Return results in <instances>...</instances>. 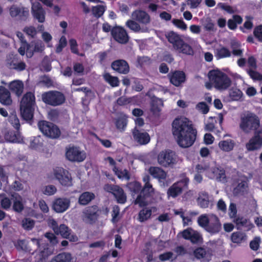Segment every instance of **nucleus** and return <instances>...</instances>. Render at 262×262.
Segmentation results:
<instances>
[{
  "label": "nucleus",
  "mask_w": 262,
  "mask_h": 262,
  "mask_svg": "<svg viewBox=\"0 0 262 262\" xmlns=\"http://www.w3.org/2000/svg\"><path fill=\"white\" fill-rule=\"evenodd\" d=\"M172 132L181 147L187 148L194 143L197 130L187 118H176L172 123Z\"/></svg>",
  "instance_id": "obj_1"
},
{
  "label": "nucleus",
  "mask_w": 262,
  "mask_h": 262,
  "mask_svg": "<svg viewBox=\"0 0 262 262\" xmlns=\"http://www.w3.org/2000/svg\"><path fill=\"white\" fill-rule=\"evenodd\" d=\"M142 180L144 183L143 188H141V192L137 195L134 201L135 205H138L140 207H143L148 205L149 200L153 196L155 189L150 183V177L148 174L143 176Z\"/></svg>",
  "instance_id": "obj_2"
},
{
  "label": "nucleus",
  "mask_w": 262,
  "mask_h": 262,
  "mask_svg": "<svg viewBox=\"0 0 262 262\" xmlns=\"http://www.w3.org/2000/svg\"><path fill=\"white\" fill-rule=\"evenodd\" d=\"M35 97L32 92L26 93L20 102V112L23 119L27 121L31 120L34 116Z\"/></svg>",
  "instance_id": "obj_3"
},
{
  "label": "nucleus",
  "mask_w": 262,
  "mask_h": 262,
  "mask_svg": "<svg viewBox=\"0 0 262 262\" xmlns=\"http://www.w3.org/2000/svg\"><path fill=\"white\" fill-rule=\"evenodd\" d=\"M168 41L172 45L173 48L179 53L192 55L193 50L191 46L185 42L181 36L173 31H170L166 35Z\"/></svg>",
  "instance_id": "obj_4"
},
{
  "label": "nucleus",
  "mask_w": 262,
  "mask_h": 262,
  "mask_svg": "<svg viewBox=\"0 0 262 262\" xmlns=\"http://www.w3.org/2000/svg\"><path fill=\"white\" fill-rule=\"evenodd\" d=\"M208 77L214 88L219 90H226L231 84V80L228 75L218 69L210 71Z\"/></svg>",
  "instance_id": "obj_5"
},
{
  "label": "nucleus",
  "mask_w": 262,
  "mask_h": 262,
  "mask_svg": "<svg viewBox=\"0 0 262 262\" xmlns=\"http://www.w3.org/2000/svg\"><path fill=\"white\" fill-rule=\"evenodd\" d=\"M259 126V119L254 114H248L241 118L239 127L245 133H248L251 130L256 131Z\"/></svg>",
  "instance_id": "obj_6"
},
{
  "label": "nucleus",
  "mask_w": 262,
  "mask_h": 262,
  "mask_svg": "<svg viewBox=\"0 0 262 262\" xmlns=\"http://www.w3.org/2000/svg\"><path fill=\"white\" fill-rule=\"evenodd\" d=\"M41 99L45 103L53 106L60 105L66 101L64 94L58 91L44 92L41 95Z\"/></svg>",
  "instance_id": "obj_7"
},
{
  "label": "nucleus",
  "mask_w": 262,
  "mask_h": 262,
  "mask_svg": "<svg viewBox=\"0 0 262 262\" xmlns=\"http://www.w3.org/2000/svg\"><path fill=\"white\" fill-rule=\"evenodd\" d=\"M158 162L163 167H173L178 162V156L175 151L171 149H165L158 155Z\"/></svg>",
  "instance_id": "obj_8"
},
{
  "label": "nucleus",
  "mask_w": 262,
  "mask_h": 262,
  "mask_svg": "<svg viewBox=\"0 0 262 262\" xmlns=\"http://www.w3.org/2000/svg\"><path fill=\"white\" fill-rule=\"evenodd\" d=\"M38 126L44 135L50 138L56 139L61 134L58 126L52 122L45 120L39 121L38 123Z\"/></svg>",
  "instance_id": "obj_9"
},
{
  "label": "nucleus",
  "mask_w": 262,
  "mask_h": 262,
  "mask_svg": "<svg viewBox=\"0 0 262 262\" xmlns=\"http://www.w3.org/2000/svg\"><path fill=\"white\" fill-rule=\"evenodd\" d=\"M189 182V178L185 177L174 183L167 191V197L176 198L181 195L184 190L188 188Z\"/></svg>",
  "instance_id": "obj_10"
},
{
  "label": "nucleus",
  "mask_w": 262,
  "mask_h": 262,
  "mask_svg": "<svg viewBox=\"0 0 262 262\" xmlns=\"http://www.w3.org/2000/svg\"><path fill=\"white\" fill-rule=\"evenodd\" d=\"M53 173L56 179L62 186L70 187L73 185L71 174L68 170L61 167H56L54 169Z\"/></svg>",
  "instance_id": "obj_11"
},
{
  "label": "nucleus",
  "mask_w": 262,
  "mask_h": 262,
  "mask_svg": "<svg viewBox=\"0 0 262 262\" xmlns=\"http://www.w3.org/2000/svg\"><path fill=\"white\" fill-rule=\"evenodd\" d=\"M101 211L97 205L88 206L82 211L83 220L90 224H93L98 220Z\"/></svg>",
  "instance_id": "obj_12"
},
{
  "label": "nucleus",
  "mask_w": 262,
  "mask_h": 262,
  "mask_svg": "<svg viewBox=\"0 0 262 262\" xmlns=\"http://www.w3.org/2000/svg\"><path fill=\"white\" fill-rule=\"evenodd\" d=\"M66 157L70 161L81 162L85 160L86 155L85 152L81 151L79 147L72 146L67 148Z\"/></svg>",
  "instance_id": "obj_13"
},
{
  "label": "nucleus",
  "mask_w": 262,
  "mask_h": 262,
  "mask_svg": "<svg viewBox=\"0 0 262 262\" xmlns=\"http://www.w3.org/2000/svg\"><path fill=\"white\" fill-rule=\"evenodd\" d=\"M262 147V129L254 132V135L246 144V148L248 151H254Z\"/></svg>",
  "instance_id": "obj_14"
},
{
  "label": "nucleus",
  "mask_w": 262,
  "mask_h": 262,
  "mask_svg": "<svg viewBox=\"0 0 262 262\" xmlns=\"http://www.w3.org/2000/svg\"><path fill=\"white\" fill-rule=\"evenodd\" d=\"M112 36L116 41L121 44L126 43L129 38L126 31L120 26H116L112 28Z\"/></svg>",
  "instance_id": "obj_15"
},
{
  "label": "nucleus",
  "mask_w": 262,
  "mask_h": 262,
  "mask_svg": "<svg viewBox=\"0 0 262 262\" xmlns=\"http://www.w3.org/2000/svg\"><path fill=\"white\" fill-rule=\"evenodd\" d=\"M31 242L32 244L36 246V249L34 250L32 253L38 250L40 259H45L51 254L50 249L48 247V245L47 244L40 245L39 239L35 238H31Z\"/></svg>",
  "instance_id": "obj_16"
},
{
  "label": "nucleus",
  "mask_w": 262,
  "mask_h": 262,
  "mask_svg": "<svg viewBox=\"0 0 262 262\" xmlns=\"http://www.w3.org/2000/svg\"><path fill=\"white\" fill-rule=\"evenodd\" d=\"M27 57L31 58L34 53H41L45 48V46L41 40H36L28 43L27 45Z\"/></svg>",
  "instance_id": "obj_17"
},
{
  "label": "nucleus",
  "mask_w": 262,
  "mask_h": 262,
  "mask_svg": "<svg viewBox=\"0 0 262 262\" xmlns=\"http://www.w3.org/2000/svg\"><path fill=\"white\" fill-rule=\"evenodd\" d=\"M31 13L33 17L39 23H42L45 21L46 12L39 2L32 4Z\"/></svg>",
  "instance_id": "obj_18"
},
{
  "label": "nucleus",
  "mask_w": 262,
  "mask_h": 262,
  "mask_svg": "<svg viewBox=\"0 0 262 262\" xmlns=\"http://www.w3.org/2000/svg\"><path fill=\"white\" fill-rule=\"evenodd\" d=\"M70 201L67 198H57L53 203V210L58 213L63 212L70 207Z\"/></svg>",
  "instance_id": "obj_19"
},
{
  "label": "nucleus",
  "mask_w": 262,
  "mask_h": 262,
  "mask_svg": "<svg viewBox=\"0 0 262 262\" xmlns=\"http://www.w3.org/2000/svg\"><path fill=\"white\" fill-rule=\"evenodd\" d=\"M10 14L12 17L18 16L21 20H26L29 15V11L27 8L13 5L10 8Z\"/></svg>",
  "instance_id": "obj_20"
},
{
  "label": "nucleus",
  "mask_w": 262,
  "mask_h": 262,
  "mask_svg": "<svg viewBox=\"0 0 262 262\" xmlns=\"http://www.w3.org/2000/svg\"><path fill=\"white\" fill-rule=\"evenodd\" d=\"M71 230L65 224H60L55 233L60 234L62 237L69 239L71 242H76L78 237L76 235L71 234Z\"/></svg>",
  "instance_id": "obj_21"
},
{
  "label": "nucleus",
  "mask_w": 262,
  "mask_h": 262,
  "mask_svg": "<svg viewBox=\"0 0 262 262\" xmlns=\"http://www.w3.org/2000/svg\"><path fill=\"white\" fill-rule=\"evenodd\" d=\"M132 133L134 140L140 145L147 144L150 141V136L145 132H142L135 127Z\"/></svg>",
  "instance_id": "obj_22"
},
{
  "label": "nucleus",
  "mask_w": 262,
  "mask_h": 262,
  "mask_svg": "<svg viewBox=\"0 0 262 262\" xmlns=\"http://www.w3.org/2000/svg\"><path fill=\"white\" fill-rule=\"evenodd\" d=\"M111 67L114 70L120 74H126L129 71V67L128 63L123 59H119L113 61Z\"/></svg>",
  "instance_id": "obj_23"
},
{
  "label": "nucleus",
  "mask_w": 262,
  "mask_h": 262,
  "mask_svg": "<svg viewBox=\"0 0 262 262\" xmlns=\"http://www.w3.org/2000/svg\"><path fill=\"white\" fill-rule=\"evenodd\" d=\"M110 187V191L113 194L119 204H124L126 202V195L122 188L117 185L108 186Z\"/></svg>",
  "instance_id": "obj_24"
},
{
  "label": "nucleus",
  "mask_w": 262,
  "mask_h": 262,
  "mask_svg": "<svg viewBox=\"0 0 262 262\" xmlns=\"http://www.w3.org/2000/svg\"><path fill=\"white\" fill-rule=\"evenodd\" d=\"M133 18L140 24L146 25L150 22V16L145 11L137 10L132 13Z\"/></svg>",
  "instance_id": "obj_25"
},
{
  "label": "nucleus",
  "mask_w": 262,
  "mask_h": 262,
  "mask_svg": "<svg viewBox=\"0 0 262 262\" xmlns=\"http://www.w3.org/2000/svg\"><path fill=\"white\" fill-rule=\"evenodd\" d=\"M222 229V225L219 218L215 216L209 223V225L205 230L211 234H215L219 233Z\"/></svg>",
  "instance_id": "obj_26"
},
{
  "label": "nucleus",
  "mask_w": 262,
  "mask_h": 262,
  "mask_svg": "<svg viewBox=\"0 0 262 262\" xmlns=\"http://www.w3.org/2000/svg\"><path fill=\"white\" fill-rule=\"evenodd\" d=\"M12 100L9 91L3 86H0V103L4 105H10Z\"/></svg>",
  "instance_id": "obj_27"
},
{
  "label": "nucleus",
  "mask_w": 262,
  "mask_h": 262,
  "mask_svg": "<svg viewBox=\"0 0 262 262\" xmlns=\"http://www.w3.org/2000/svg\"><path fill=\"white\" fill-rule=\"evenodd\" d=\"M149 172L154 178L158 179L159 182L165 180L167 177L166 172L158 167H150L149 168Z\"/></svg>",
  "instance_id": "obj_28"
},
{
  "label": "nucleus",
  "mask_w": 262,
  "mask_h": 262,
  "mask_svg": "<svg viewBox=\"0 0 262 262\" xmlns=\"http://www.w3.org/2000/svg\"><path fill=\"white\" fill-rule=\"evenodd\" d=\"M185 74L183 71H175L170 78V82L176 86H179L185 81Z\"/></svg>",
  "instance_id": "obj_29"
},
{
  "label": "nucleus",
  "mask_w": 262,
  "mask_h": 262,
  "mask_svg": "<svg viewBox=\"0 0 262 262\" xmlns=\"http://www.w3.org/2000/svg\"><path fill=\"white\" fill-rule=\"evenodd\" d=\"M95 198V194L90 191L82 192L78 198V203L81 206L88 205L92 200Z\"/></svg>",
  "instance_id": "obj_30"
},
{
  "label": "nucleus",
  "mask_w": 262,
  "mask_h": 262,
  "mask_svg": "<svg viewBox=\"0 0 262 262\" xmlns=\"http://www.w3.org/2000/svg\"><path fill=\"white\" fill-rule=\"evenodd\" d=\"M9 89L12 93L19 97L23 94L24 84L21 81L14 80L10 83Z\"/></svg>",
  "instance_id": "obj_31"
},
{
  "label": "nucleus",
  "mask_w": 262,
  "mask_h": 262,
  "mask_svg": "<svg viewBox=\"0 0 262 262\" xmlns=\"http://www.w3.org/2000/svg\"><path fill=\"white\" fill-rule=\"evenodd\" d=\"M197 202L201 208H208L209 205V196L208 193L206 191L200 192L197 199Z\"/></svg>",
  "instance_id": "obj_32"
},
{
  "label": "nucleus",
  "mask_w": 262,
  "mask_h": 262,
  "mask_svg": "<svg viewBox=\"0 0 262 262\" xmlns=\"http://www.w3.org/2000/svg\"><path fill=\"white\" fill-rule=\"evenodd\" d=\"M152 214V208L143 207L138 213L137 220L141 223L144 222L149 220Z\"/></svg>",
  "instance_id": "obj_33"
},
{
  "label": "nucleus",
  "mask_w": 262,
  "mask_h": 262,
  "mask_svg": "<svg viewBox=\"0 0 262 262\" xmlns=\"http://www.w3.org/2000/svg\"><path fill=\"white\" fill-rule=\"evenodd\" d=\"M235 145V142L230 139L226 140H222L219 143V148L221 150L225 152H229L232 150Z\"/></svg>",
  "instance_id": "obj_34"
},
{
  "label": "nucleus",
  "mask_w": 262,
  "mask_h": 262,
  "mask_svg": "<svg viewBox=\"0 0 262 262\" xmlns=\"http://www.w3.org/2000/svg\"><path fill=\"white\" fill-rule=\"evenodd\" d=\"M72 257L71 254L62 252L54 256L50 262H71Z\"/></svg>",
  "instance_id": "obj_35"
},
{
  "label": "nucleus",
  "mask_w": 262,
  "mask_h": 262,
  "mask_svg": "<svg viewBox=\"0 0 262 262\" xmlns=\"http://www.w3.org/2000/svg\"><path fill=\"white\" fill-rule=\"evenodd\" d=\"M13 210L18 213H20L24 209V205L23 203L22 197L18 195L14 197L13 203Z\"/></svg>",
  "instance_id": "obj_36"
},
{
  "label": "nucleus",
  "mask_w": 262,
  "mask_h": 262,
  "mask_svg": "<svg viewBox=\"0 0 262 262\" xmlns=\"http://www.w3.org/2000/svg\"><path fill=\"white\" fill-rule=\"evenodd\" d=\"M246 239V234L240 231L233 232L231 235V241L235 244H241L243 242L245 241Z\"/></svg>",
  "instance_id": "obj_37"
},
{
  "label": "nucleus",
  "mask_w": 262,
  "mask_h": 262,
  "mask_svg": "<svg viewBox=\"0 0 262 262\" xmlns=\"http://www.w3.org/2000/svg\"><path fill=\"white\" fill-rule=\"evenodd\" d=\"M243 18L238 15H234L233 19H229L228 20V27L230 30H235L237 28V24L242 23Z\"/></svg>",
  "instance_id": "obj_38"
},
{
  "label": "nucleus",
  "mask_w": 262,
  "mask_h": 262,
  "mask_svg": "<svg viewBox=\"0 0 262 262\" xmlns=\"http://www.w3.org/2000/svg\"><path fill=\"white\" fill-rule=\"evenodd\" d=\"M113 171L119 179H125L129 180L130 178L129 172L126 169L123 170L119 169L117 167H113Z\"/></svg>",
  "instance_id": "obj_39"
},
{
  "label": "nucleus",
  "mask_w": 262,
  "mask_h": 262,
  "mask_svg": "<svg viewBox=\"0 0 262 262\" xmlns=\"http://www.w3.org/2000/svg\"><path fill=\"white\" fill-rule=\"evenodd\" d=\"M104 79L112 87H117L119 85L120 81L118 78L111 75L108 73L104 75Z\"/></svg>",
  "instance_id": "obj_40"
},
{
  "label": "nucleus",
  "mask_w": 262,
  "mask_h": 262,
  "mask_svg": "<svg viewBox=\"0 0 262 262\" xmlns=\"http://www.w3.org/2000/svg\"><path fill=\"white\" fill-rule=\"evenodd\" d=\"M163 105V102L161 99L156 98L152 100L150 110L154 114L159 113L161 111V107Z\"/></svg>",
  "instance_id": "obj_41"
},
{
  "label": "nucleus",
  "mask_w": 262,
  "mask_h": 262,
  "mask_svg": "<svg viewBox=\"0 0 262 262\" xmlns=\"http://www.w3.org/2000/svg\"><path fill=\"white\" fill-rule=\"evenodd\" d=\"M127 187L128 189L135 194L138 193L139 192H141V184L138 181H133L127 183Z\"/></svg>",
  "instance_id": "obj_42"
},
{
  "label": "nucleus",
  "mask_w": 262,
  "mask_h": 262,
  "mask_svg": "<svg viewBox=\"0 0 262 262\" xmlns=\"http://www.w3.org/2000/svg\"><path fill=\"white\" fill-rule=\"evenodd\" d=\"M127 123V117L125 116L118 117L116 121L115 125L117 129L124 130Z\"/></svg>",
  "instance_id": "obj_43"
},
{
  "label": "nucleus",
  "mask_w": 262,
  "mask_h": 262,
  "mask_svg": "<svg viewBox=\"0 0 262 262\" xmlns=\"http://www.w3.org/2000/svg\"><path fill=\"white\" fill-rule=\"evenodd\" d=\"M216 55L219 58L229 57L231 56V52L226 47H222L216 50Z\"/></svg>",
  "instance_id": "obj_44"
},
{
  "label": "nucleus",
  "mask_w": 262,
  "mask_h": 262,
  "mask_svg": "<svg viewBox=\"0 0 262 262\" xmlns=\"http://www.w3.org/2000/svg\"><path fill=\"white\" fill-rule=\"evenodd\" d=\"M247 187V184L246 181H242L233 189V192L235 195L243 193Z\"/></svg>",
  "instance_id": "obj_45"
},
{
  "label": "nucleus",
  "mask_w": 262,
  "mask_h": 262,
  "mask_svg": "<svg viewBox=\"0 0 262 262\" xmlns=\"http://www.w3.org/2000/svg\"><path fill=\"white\" fill-rule=\"evenodd\" d=\"M34 225V221L30 218H25L22 221V227L25 230H31Z\"/></svg>",
  "instance_id": "obj_46"
},
{
  "label": "nucleus",
  "mask_w": 262,
  "mask_h": 262,
  "mask_svg": "<svg viewBox=\"0 0 262 262\" xmlns=\"http://www.w3.org/2000/svg\"><path fill=\"white\" fill-rule=\"evenodd\" d=\"M209 220L206 214H202L198 218L199 225L203 228L205 230L209 225Z\"/></svg>",
  "instance_id": "obj_47"
},
{
  "label": "nucleus",
  "mask_w": 262,
  "mask_h": 262,
  "mask_svg": "<svg viewBox=\"0 0 262 262\" xmlns=\"http://www.w3.org/2000/svg\"><path fill=\"white\" fill-rule=\"evenodd\" d=\"M0 198H1L0 203L2 208L6 210L9 209L12 204L11 200L5 194L1 195Z\"/></svg>",
  "instance_id": "obj_48"
},
{
  "label": "nucleus",
  "mask_w": 262,
  "mask_h": 262,
  "mask_svg": "<svg viewBox=\"0 0 262 262\" xmlns=\"http://www.w3.org/2000/svg\"><path fill=\"white\" fill-rule=\"evenodd\" d=\"M104 11V7L101 5H97L92 9L93 15L97 18L100 17L103 14Z\"/></svg>",
  "instance_id": "obj_49"
},
{
  "label": "nucleus",
  "mask_w": 262,
  "mask_h": 262,
  "mask_svg": "<svg viewBox=\"0 0 262 262\" xmlns=\"http://www.w3.org/2000/svg\"><path fill=\"white\" fill-rule=\"evenodd\" d=\"M18 61V56L17 55H10L7 59V65L10 69H12L11 67H14Z\"/></svg>",
  "instance_id": "obj_50"
},
{
  "label": "nucleus",
  "mask_w": 262,
  "mask_h": 262,
  "mask_svg": "<svg viewBox=\"0 0 262 262\" xmlns=\"http://www.w3.org/2000/svg\"><path fill=\"white\" fill-rule=\"evenodd\" d=\"M126 26L134 32H138L140 30V25L134 20L131 19H129L126 22Z\"/></svg>",
  "instance_id": "obj_51"
},
{
  "label": "nucleus",
  "mask_w": 262,
  "mask_h": 262,
  "mask_svg": "<svg viewBox=\"0 0 262 262\" xmlns=\"http://www.w3.org/2000/svg\"><path fill=\"white\" fill-rule=\"evenodd\" d=\"M192 244L201 243L203 242L202 235L196 231H193L191 238L189 240Z\"/></svg>",
  "instance_id": "obj_52"
},
{
  "label": "nucleus",
  "mask_w": 262,
  "mask_h": 262,
  "mask_svg": "<svg viewBox=\"0 0 262 262\" xmlns=\"http://www.w3.org/2000/svg\"><path fill=\"white\" fill-rule=\"evenodd\" d=\"M67 40L64 36H62L59 41V43L56 47V52L57 53H60L63 49L67 46Z\"/></svg>",
  "instance_id": "obj_53"
},
{
  "label": "nucleus",
  "mask_w": 262,
  "mask_h": 262,
  "mask_svg": "<svg viewBox=\"0 0 262 262\" xmlns=\"http://www.w3.org/2000/svg\"><path fill=\"white\" fill-rule=\"evenodd\" d=\"M206 254V250L202 247L198 248L194 251V256L199 259L205 257Z\"/></svg>",
  "instance_id": "obj_54"
},
{
  "label": "nucleus",
  "mask_w": 262,
  "mask_h": 262,
  "mask_svg": "<svg viewBox=\"0 0 262 262\" xmlns=\"http://www.w3.org/2000/svg\"><path fill=\"white\" fill-rule=\"evenodd\" d=\"M230 97L232 100H239L242 97V92L239 89L232 91L229 94Z\"/></svg>",
  "instance_id": "obj_55"
},
{
  "label": "nucleus",
  "mask_w": 262,
  "mask_h": 262,
  "mask_svg": "<svg viewBox=\"0 0 262 262\" xmlns=\"http://www.w3.org/2000/svg\"><path fill=\"white\" fill-rule=\"evenodd\" d=\"M172 23L175 26L182 30H186L187 29V25L182 19H173Z\"/></svg>",
  "instance_id": "obj_56"
},
{
  "label": "nucleus",
  "mask_w": 262,
  "mask_h": 262,
  "mask_svg": "<svg viewBox=\"0 0 262 262\" xmlns=\"http://www.w3.org/2000/svg\"><path fill=\"white\" fill-rule=\"evenodd\" d=\"M260 238L259 237L256 236L250 243V247L253 251H257L259 247Z\"/></svg>",
  "instance_id": "obj_57"
},
{
  "label": "nucleus",
  "mask_w": 262,
  "mask_h": 262,
  "mask_svg": "<svg viewBox=\"0 0 262 262\" xmlns=\"http://www.w3.org/2000/svg\"><path fill=\"white\" fill-rule=\"evenodd\" d=\"M120 213V208L118 206H115L113 207V209L112 213V222L113 223H116L118 222V215Z\"/></svg>",
  "instance_id": "obj_58"
},
{
  "label": "nucleus",
  "mask_w": 262,
  "mask_h": 262,
  "mask_svg": "<svg viewBox=\"0 0 262 262\" xmlns=\"http://www.w3.org/2000/svg\"><path fill=\"white\" fill-rule=\"evenodd\" d=\"M5 139L12 143H16L17 141L16 135L14 132H9L5 134Z\"/></svg>",
  "instance_id": "obj_59"
},
{
  "label": "nucleus",
  "mask_w": 262,
  "mask_h": 262,
  "mask_svg": "<svg viewBox=\"0 0 262 262\" xmlns=\"http://www.w3.org/2000/svg\"><path fill=\"white\" fill-rule=\"evenodd\" d=\"M253 34L259 41L262 42V25L256 27L254 30Z\"/></svg>",
  "instance_id": "obj_60"
},
{
  "label": "nucleus",
  "mask_w": 262,
  "mask_h": 262,
  "mask_svg": "<svg viewBox=\"0 0 262 262\" xmlns=\"http://www.w3.org/2000/svg\"><path fill=\"white\" fill-rule=\"evenodd\" d=\"M24 32L32 38H34L37 34V31L34 27H26L24 29Z\"/></svg>",
  "instance_id": "obj_61"
},
{
  "label": "nucleus",
  "mask_w": 262,
  "mask_h": 262,
  "mask_svg": "<svg viewBox=\"0 0 262 262\" xmlns=\"http://www.w3.org/2000/svg\"><path fill=\"white\" fill-rule=\"evenodd\" d=\"M235 224L239 227L246 226L248 220L244 217H237L234 221Z\"/></svg>",
  "instance_id": "obj_62"
},
{
  "label": "nucleus",
  "mask_w": 262,
  "mask_h": 262,
  "mask_svg": "<svg viewBox=\"0 0 262 262\" xmlns=\"http://www.w3.org/2000/svg\"><path fill=\"white\" fill-rule=\"evenodd\" d=\"M195 230H193L191 228H188L184 230L182 232V237L186 240H190L192 236L193 231Z\"/></svg>",
  "instance_id": "obj_63"
},
{
  "label": "nucleus",
  "mask_w": 262,
  "mask_h": 262,
  "mask_svg": "<svg viewBox=\"0 0 262 262\" xmlns=\"http://www.w3.org/2000/svg\"><path fill=\"white\" fill-rule=\"evenodd\" d=\"M45 237H47L50 242L53 245H55L58 243L57 238L53 233H46L45 234Z\"/></svg>",
  "instance_id": "obj_64"
}]
</instances>
